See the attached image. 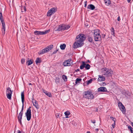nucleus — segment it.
I'll return each mask as SVG.
<instances>
[{
    "label": "nucleus",
    "instance_id": "nucleus-48",
    "mask_svg": "<svg viewBox=\"0 0 133 133\" xmlns=\"http://www.w3.org/2000/svg\"><path fill=\"white\" fill-rule=\"evenodd\" d=\"M80 71V70L79 69H78L77 70H75V71L76 72H77L78 71Z\"/></svg>",
    "mask_w": 133,
    "mask_h": 133
},
{
    "label": "nucleus",
    "instance_id": "nucleus-55",
    "mask_svg": "<svg viewBox=\"0 0 133 133\" xmlns=\"http://www.w3.org/2000/svg\"><path fill=\"white\" fill-rule=\"evenodd\" d=\"M130 131H131V133L133 132V131L132 130V129H131L130 130Z\"/></svg>",
    "mask_w": 133,
    "mask_h": 133
},
{
    "label": "nucleus",
    "instance_id": "nucleus-17",
    "mask_svg": "<svg viewBox=\"0 0 133 133\" xmlns=\"http://www.w3.org/2000/svg\"><path fill=\"white\" fill-rule=\"evenodd\" d=\"M32 102L33 103V105L37 109H38L39 108V106L36 100H35V101L34 102L32 101Z\"/></svg>",
    "mask_w": 133,
    "mask_h": 133
},
{
    "label": "nucleus",
    "instance_id": "nucleus-36",
    "mask_svg": "<svg viewBox=\"0 0 133 133\" xmlns=\"http://www.w3.org/2000/svg\"><path fill=\"white\" fill-rule=\"evenodd\" d=\"M22 107L21 109V111L20 112V113H23V111L24 110V103H22Z\"/></svg>",
    "mask_w": 133,
    "mask_h": 133
},
{
    "label": "nucleus",
    "instance_id": "nucleus-12",
    "mask_svg": "<svg viewBox=\"0 0 133 133\" xmlns=\"http://www.w3.org/2000/svg\"><path fill=\"white\" fill-rule=\"evenodd\" d=\"M118 106L119 108L120 109L122 112L124 113L125 112L126 109L125 107L120 102L118 103Z\"/></svg>",
    "mask_w": 133,
    "mask_h": 133
},
{
    "label": "nucleus",
    "instance_id": "nucleus-32",
    "mask_svg": "<svg viewBox=\"0 0 133 133\" xmlns=\"http://www.w3.org/2000/svg\"><path fill=\"white\" fill-rule=\"evenodd\" d=\"M22 12H24L26 11V7L25 6H23L22 8Z\"/></svg>",
    "mask_w": 133,
    "mask_h": 133
},
{
    "label": "nucleus",
    "instance_id": "nucleus-57",
    "mask_svg": "<svg viewBox=\"0 0 133 133\" xmlns=\"http://www.w3.org/2000/svg\"><path fill=\"white\" fill-rule=\"evenodd\" d=\"M28 84L29 85H32V84L31 83H29Z\"/></svg>",
    "mask_w": 133,
    "mask_h": 133
},
{
    "label": "nucleus",
    "instance_id": "nucleus-30",
    "mask_svg": "<svg viewBox=\"0 0 133 133\" xmlns=\"http://www.w3.org/2000/svg\"><path fill=\"white\" fill-rule=\"evenodd\" d=\"M81 81L82 79L81 78H77L76 80L75 83L77 84V83Z\"/></svg>",
    "mask_w": 133,
    "mask_h": 133
},
{
    "label": "nucleus",
    "instance_id": "nucleus-22",
    "mask_svg": "<svg viewBox=\"0 0 133 133\" xmlns=\"http://www.w3.org/2000/svg\"><path fill=\"white\" fill-rule=\"evenodd\" d=\"M53 47V45H50L48 46H47L46 48V49L47 50V51L49 52L50 50L52 49Z\"/></svg>",
    "mask_w": 133,
    "mask_h": 133
},
{
    "label": "nucleus",
    "instance_id": "nucleus-16",
    "mask_svg": "<svg viewBox=\"0 0 133 133\" xmlns=\"http://www.w3.org/2000/svg\"><path fill=\"white\" fill-rule=\"evenodd\" d=\"M44 93L48 96L49 97H52V95L51 93L50 92H48L47 91L44 90V89H42Z\"/></svg>",
    "mask_w": 133,
    "mask_h": 133
},
{
    "label": "nucleus",
    "instance_id": "nucleus-45",
    "mask_svg": "<svg viewBox=\"0 0 133 133\" xmlns=\"http://www.w3.org/2000/svg\"><path fill=\"white\" fill-rule=\"evenodd\" d=\"M91 122L92 123L94 124L96 122V121L95 120H91Z\"/></svg>",
    "mask_w": 133,
    "mask_h": 133
},
{
    "label": "nucleus",
    "instance_id": "nucleus-25",
    "mask_svg": "<svg viewBox=\"0 0 133 133\" xmlns=\"http://www.w3.org/2000/svg\"><path fill=\"white\" fill-rule=\"evenodd\" d=\"M104 2L106 5H109L110 3V0H104Z\"/></svg>",
    "mask_w": 133,
    "mask_h": 133
},
{
    "label": "nucleus",
    "instance_id": "nucleus-62",
    "mask_svg": "<svg viewBox=\"0 0 133 133\" xmlns=\"http://www.w3.org/2000/svg\"><path fill=\"white\" fill-rule=\"evenodd\" d=\"M133 133V132H132V133Z\"/></svg>",
    "mask_w": 133,
    "mask_h": 133
},
{
    "label": "nucleus",
    "instance_id": "nucleus-44",
    "mask_svg": "<svg viewBox=\"0 0 133 133\" xmlns=\"http://www.w3.org/2000/svg\"><path fill=\"white\" fill-rule=\"evenodd\" d=\"M59 114H58L57 115H56V118H58L59 117Z\"/></svg>",
    "mask_w": 133,
    "mask_h": 133
},
{
    "label": "nucleus",
    "instance_id": "nucleus-21",
    "mask_svg": "<svg viewBox=\"0 0 133 133\" xmlns=\"http://www.w3.org/2000/svg\"><path fill=\"white\" fill-rule=\"evenodd\" d=\"M21 98L22 103H24V91L22 92L21 93Z\"/></svg>",
    "mask_w": 133,
    "mask_h": 133
},
{
    "label": "nucleus",
    "instance_id": "nucleus-9",
    "mask_svg": "<svg viewBox=\"0 0 133 133\" xmlns=\"http://www.w3.org/2000/svg\"><path fill=\"white\" fill-rule=\"evenodd\" d=\"M6 96L9 99L11 100V95L12 94V91L11 90L10 87H8L6 89Z\"/></svg>",
    "mask_w": 133,
    "mask_h": 133
},
{
    "label": "nucleus",
    "instance_id": "nucleus-7",
    "mask_svg": "<svg viewBox=\"0 0 133 133\" xmlns=\"http://www.w3.org/2000/svg\"><path fill=\"white\" fill-rule=\"evenodd\" d=\"M82 64L80 66L81 69L82 70L84 68L87 70H89L90 69L91 66L89 64H86L85 61H82Z\"/></svg>",
    "mask_w": 133,
    "mask_h": 133
},
{
    "label": "nucleus",
    "instance_id": "nucleus-58",
    "mask_svg": "<svg viewBox=\"0 0 133 133\" xmlns=\"http://www.w3.org/2000/svg\"><path fill=\"white\" fill-rule=\"evenodd\" d=\"M131 125L132 126V127H133V122H131Z\"/></svg>",
    "mask_w": 133,
    "mask_h": 133
},
{
    "label": "nucleus",
    "instance_id": "nucleus-24",
    "mask_svg": "<svg viewBox=\"0 0 133 133\" xmlns=\"http://www.w3.org/2000/svg\"><path fill=\"white\" fill-rule=\"evenodd\" d=\"M66 46V45L64 44H63L60 45V48L61 50H64L65 49Z\"/></svg>",
    "mask_w": 133,
    "mask_h": 133
},
{
    "label": "nucleus",
    "instance_id": "nucleus-37",
    "mask_svg": "<svg viewBox=\"0 0 133 133\" xmlns=\"http://www.w3.org/2000/svg\"><path fill=\"white\" fill-rule=\"evenodd\" d=\"M92 79H90L89 80H88L87 83V84L88 85L89 84L91 83L92 82Z\"/></svg>",
    "mask_w": 133,
    "mask_h": 133
},
{
    "label": "nucleus",
    "instance_id": "nucleus-27",
    "mask_svg": "<svg viewBox=\"0 0 133 133\" xmlns=\"http://www.w3.org/2000/svg\"><path fill=\"white\" fill-rule=\"evenodd\" d=\"M88 41L90 42H92V41H93V39L92 37H91L90 36H88Z\"/></svg>",
    "mask_w": 133,
    "mask_h": 133
},
{
    "label": "nucleus",
    "instance_id": "nucleus-4",
    "mask_svg": "<svg viewBox=\"0 0 133 133\" xmlns=\"http://www.w3.org/2000/svg\"><path fill=\"white\" fill-rule=\"evenodd\" d=\"M91 91L88 90L84 91L83 94V97L87 99H92L94 98V96Z\"/></svg>",
    "mask_w": 133,
    "mask_h": 133
},
{
    "label": "nucleus",
    "instance_id": "nucleus-5",
    "mask_svg": "<svg viewBox=\"0 0 133 133\" xmlns=\"http://www.w3.org/2000/svg\"><path fill=\"white\" fill-rule=\"evenodd\" d=\"M70 27V26L69 25L61 24L58 26V28L57 29H56L55 31H61L67 30Z\"/></svg>",
    "mask_w": 133,
    "mask_h": 133
},
{
    "label": "nucleus",
    "instance_id": "nucleus-41",
    "mask_svg": "<svg viewBox=\"0 0 133 133\" xmlns=\"http://www.w3.org/2000/svg\"><path fill=\"white\" fill-rule=\"evenodd\" d=\"M105 36V34H102V37L103 38H104Z\"/></svg>",
    "mask_w": 133,
    "mask_h": 133
},
{
    "label": "nucleus",
    "instance_id": "nucleus-14",
    "mask_svg": "<svg viewBox=\"0 0 133 133\" xmlns=\"http://www.w3.org/2000/svg\"><path fill=\"white\" fill-rule=\"evenodd\" d=\"M97 91L98 92H107V88L104 87H101L98 88Z\"/></svg>",
    "mask_w": 133,
    "mask_h": 133
},
{
    "label": "nucleus",
    "instance_id": "nucleus-28",
    "mask_svg": "<svg viewBox=\"0 0 133 133\" xmlns=\"http://www.w3.org/2000/svg\"><path fill=\"white\" fill-rule=\"evenodd\" d=\"M53 14L51 11L50 10H49L47 13V16H50L51 15Z\"/></svg>",
    "mask_w": 133,
    "mask_h": 133
},
{
    "label": "nucleus",
    "instance_id": "nucleus-46",
    "mask_svg": "<svg viewBox=\"0 0 133 133\" xmlns=\"http://www.w3.org/2000/svg\"><path fill=\"white\" fill-rule=\"evenodd\" d=\"M128 128L130 130L131 129H132V128L130 125H129L128 126Z\"/></svg>",
    "mask_w": 133,
    "mask_h": 133
},
{
    "label": "nucleus",
    "instance_id": "nucleus-50",
    "mask_svg": "<svg viewBox=\"0 0 133 133\" xmlns=\"http://www.w3.org/2000/svg\"><path fill=\"white\" fill-rule=\"evenodd\" d=\"M98 108H95V111H98Z\"/></svg>",
    "mask_w": 133,
    "mask_h": 133
},
{
    "label": "nucleus",
    "instance_id": "nucleus-29",
    "mask_svg": "<svg viewBox=\"0 0 133 133\" xmlns=\"http://www.w3.org/2000/svg\"><path fill=\"white\" fill-rule=\"evenodd\" d=\"M63 78L64 81L66 82L67 81V76L65 75H63L62 76Z\"/></svg>",
    "mask_w": 133,
    "mask_h": 133
},
{
    "label": "nucleus",
    "instance_id": "nucleus-15",
    "mask_svg": "<svg viewBox=\"0 0 133 133\" xmlns=\"http://www.w3.org/2000/svg\"><path fill=\"white\" fill-rule=\"evenodd\" d=\"M48 52L47 51L46 48H45L43 49L42 50L39 52L38 54L39 55H41L43 54L46 52Z\"/></svg>",
    "mask_w": 133,
    "mask_h": 133
},
{
    "label": "nucleus",
    "instance_id": "nucleus-18",
    "mask_svg": "<svg viewBox=\"0 0 133 133\" xmlns=\"http://www.w3.org/2000/svg\"><path fill=\"white\" fill-rule=\"evenodd\" d=\"M105 79V77L102 76H99V78L98 79V81H104Z\"/></svg>",
    "mask_w": 133,
    "mask_h": 133
},
{
    "label": "nucleus",
    "instance_id": "nucleus-43",
    "mask_svg": "<svg viewBox=\"0 0 133 133\" xmlns=\"http://www.w3.org/2000/svg\"><path fill=\"white\" fill-rule=\"evenodd\" d=\"M58 51V50H55L52 53V54H56V53H57V51Z\"/></svg>",
    "mask_w": 133,
    "mask_h": 133
},
{
    "label": "nucleus",
    "instance_id": "nucleus-54",
    "mask_svg": "<svg viewBox=\"0 0 133 133\" xmlns=\"http://www.w3.org/2000/svg\"><path fill=\"white\" fill-rule=\"evenodd\" d=\"M105 84V85H106V83L104 82H102V85H104L103 84Z\"/></svg>",
    "mask_w": 133,
    "mask_h": 133
},
{
    "label": "nucleus",
    "instance_id": "nucleus-26",
    "mask_svg": "<svg viewBox=\"0 0 133 133\" xmlns=\"http://www.w3.org/2000/svg\"><path fill=\"white\" fill-rule=\"evenodd\" d=\"M111 34L113 35L114 36H115V32L114 28L112 27L111 28Z\"/></svg>",
    "mask_w": 133,
    "mask_h": 133
},
{
    "label": "nucleus",
    "instance_id": "nucleus-53",
    "mask_svg": "<svg viewBox=\"0 0 133 133\" xmlns=\"http://www.w3.org/2000/svg\"><path fill=\"white\" fill-rule=\"evenodd\" d=\"M99 129H96L95 130L96 132H97L99 130Z\"/></svg>",
    "mask_w": 133,
    "mask_h": 133
},
{
    "label": "nucleus",
    "instance_id": "nucleus-8",
    "mask_svg": "<svg viewBox=\"0 0 133 133\" xmlns=\"http://www.w3.org/2000/svg\"><path fill=\"white\" fill-rule=\"evenodd\" d=\"M31 107H29L27 110L26 112L25 113V115L26 116L27 120L29 121L30 120L31 118V110L30 109Z\"/></svg>",
    "mask_w": 133,
    "mask_h": 133
},
{
    "label": "nucleus",
    "instance_id": "nucleus-61",
    "mask_svg": "<svg viewBox=\"0 0 133 133\" xmlns=\"http://www.w3.org/2000/svg\"><path fill=\"white\" fill-rule=\"evenodd\" d=\"M17 114H18V110H17Z\"/></svg>",
    "mask_w": 133,
    "mask_h": 133
},
{
    "label": "nucleus",
    "instance_id": "nucleus-3",
    "mask_svg": "<svg viewBox=\"0 0 133 133\" xmlns=\"http://www.w3.org/2000/svg\"><path fill=\"white\" fill-rule=\"evenodd\" d=\"M103 75L106 77H111L113 74V72L111 69L104 68L102 69Z\"/></svg>",
    "mask_w": 133,
    "mask_h": 133
},
{
    "label": "nucleus",
    "instance_id": "nucleus-33",
    "mask_svg": "<svg viewBox=\"0 0 133 133\" xmlns=\"http://www.w3.org/2000/svg\"><path fill=\"white\" fill-rule=\"evenodd\" d=\"M70 114V112L68 111H67L64 112V114L66 116H68Z\"/></svg>",
    "mask_w": 133,
    "mask_h": 133
},
{
    "label": "nucleus",
    "instance_id": "nucleus-1",
    "mask_svg": "<svg viewBox=\"0 0 133 133\" xmlns=\"http://www.w3.org/2000/svg\"><path fill=\"white\" fill-rule=\"evenodd\" d=\"M85 35L83 34H79L76 36L75 39L76 41L74 44L73 48H77L81 47L83 45L82 42L85 39Z\"/></svg>",
    "mask_w": 133,
    "mask_h": 133
},
{
    "label": "nucleus",
    "instance_id": "nucleus-19",
    "mask_svg": "<svg viewBox=\"0 0 133 133\" xmlns=\"http://www.w3.org/2000/svg\"><path fill=\"white\" fill-rule=\"evenodd\" d=\"M87 8L92 10H93L95 9V7L92 4H90L88 6Z\"/></svg>",
    "mask_w": 133,
    "mask_h": 133
},
{
    "label": "nucleus",
    "instance_id": "nucleus-20",
    "mask_svg": "<svg viewBox=\"0 0 133 133\" xmlns=\"http://www.w3.org/2000/svg\"><path fill=\"white\" fill-rule=\"evenodd\" d=\"M33 63V60L28 58V61L26 62V64L29 66L32 64Z\"/></svg>",
    "mask_w": 133,
    "mask_h": 133
},
{
    "label": "nucleus",
    "instance_id": "nucleus-10",
    "mask_svg": "<svg viewBox=\"0 0 133 133\" xmlns=\"http://www.w3.org/2000/svg\"><path fill=\"white\" fill-rule=\"evenodd\" d=\"M50 31V29L46 30L44 31H38L36 30L34 32V34L35 35H42L49 33Z\"/></svg>",
    "mask_w": 133,
    "mask_h": 133
},
{
    "label": "nucleus",
    "instance_id": "nucleus-60",
    "mask_svg": "<svg viewBox=\"0 0 133 133\" xmlns=\"http://www.w3.org/2000/svg\"><path fill=\"white\" fill-rule=\"evenodd\" d=\"M65 118H68V116H66L65 117Z\"/></svg>",
    "mask_w": 133,
    "mask_h": 133
},
{
    "label": "nucleus",
    "instance_id": "nucleus-56",
    "mask_svg": "<svg viewBox=\"0 0 133 133\" xmlns=\"http://www.w3.org/2000/svg\"><path fill=\"white\" fill-rule=\"evenodd\" d=\"M131 0H127V1L128 3H129L130 2Z\"/></svg>",
    "mask_w": 133,
    "mask_h": 133
},
{
    "label": "nucleus",
    "instance_id": "nucleus-34",
    "mask_svg": "<svg viewBox=\"0 0 133 133\" xmlns=\"http://www.w3.org/2000/svg\"><path fill=\"white\" fill-rule=\"evenodd\" d=\"M55 82L58 83L59 82V77H56L55 79Z\"/></svg>",
    "mask_w": 133,
    "mask_h": 133
},
{
    "label": "nucleus",
    "instance_id": "nucleus-13",
    "mask_svg": "<svg viewBox=\"0 0 133 133\" xmlns=\"http://www.w3.org/2000/svg\"><path fill=\"white\" fill-rule=\"evenodd\" d=\"M23 113H19L17 116V118L18 122L21 125H22V119L23 116Z\"/></svg>",
    "mask_w": 133,
    "mask_h": 133
},
{
    "label": "nucleus",
    "instance_id": "nucleus-47",
    "mask_svg": "<svg viewBox=\"0 0 133 133\" xmlns=\"http://www.w3.org/2000/svg\"><path fill=\"white\" fill-rule=\"evenodd\" d=\"M32 101H35V100L34 99V95H33V96H32Z\"/></svg>",
    "mask_w": 133,
    "mask_h": 133
},
{
    "label": "nucleus",
    "instance_id": "nucleus-39",
    "mask_svg": "<svg viewBox=\"0 0 133 133\" xmlns=\"http://www.w3.org/2000/svg\"><path fill=\"white\" fill-rule=\"evenodd\" d=\"M18 132L17 133H25L24 131H21L19 130H18Z\"/></svg>",
    "mask_w": 133,
    "mask_h": 133
},
{
    "label": "nucleus",
    "instance_id": "nucleus-31",
    "mask_svg": "<svg viewBox=\"0 0 133 133\" xmlns=\"http://www.w3.org/2000/svg\"><path fill=\"white\" fill-rule=\"evenodd\" d=\"M50 10V11H51V12H52L53 14H54L56 12V11H55V9L54 8H51Z\"/></svg>",
    "mask_w": 133,
    "mask_h": 133
},
{
    "label": "nucleus",
    "instance_id": "nucleus-59",
    "mask_svg": "<svg viewBox=\"0 0 133 133\" xmlns=\"http://www.w3.org/2000/svg\"><path fill=\"white\" fill-rule=\"evenodd\" d=\"M86 133H91L89 131H87Z\"/></svg>",
    "mask_w": 133,
    "mask_h": 133
},
{
    "label": "nucleus",
    "instance_id": "nucleus-52",
    "mask_svg": "<svg viewBox=\"0 0 133 133\" xmlns=\"http://www.w3.org/2000/svg\"><path fill=\"white\" fill-rule=\"evenodd\" d=\"M90 61H89V60H88V61L87 62H85V63H90Z\"/></svg>",
    "mask_w": 133,
    "mask_h": 133
},
{
    "label": "nucleus",
    "instance_id": "nucleus-42",
    "mask_svg": "<svg viewBox=\"0 0 133 133\" xmlns=\"http://www.w3.org/2000/svg\"><path fill=\"white\" fill-rule=\"evenodd\" d=\"M87 1H86L85 2H84V3H85V4H84V7H86L87 6Z\"/></svg>",
    "mask_w": 133,
    "mask_h": 133
},
{
    "label": "nucleus",
    "instance_id": "nucleus-40",
    "mask_svg": "<svg viewBox=\"0 0 133 133\" xmlns=\"http://www.w3.org/2000/svg\"><path fill=\"white\" fill-rule=\"evenodd\" d=\"M115 122H114V123L112 125V127L113 128H115Z\"/></svg>",
    "mask_w": 133,
    "mask_h": 133
},
{
    "label": "nucleus",
    "instance_id": "nucleus-2",
    "mask_svg": "<svg viewBox=\"0 0 133 133\" xmlns=\"http://www.w3.org/2000/svg\"><path fill=\"white\" fill-rule=\"evenodd\" d=\"M100 33V30L98 29H95L92 31L94 38L95 41H100L101 40V37Z\"/></svg>",
    "mask_w": 133,
    "mask_h": 133
},
{
    "label": "nucleus",
    "instance_id": "nucleus-11",
    "mask_svg": "<svg viewBox=\"0 0 133 133\" xmlns=\"http://www.w3.org/2000/svg\"><path fill=\"white\" fill-rule=\"evenodd\" d=\"M73 61L71 58L65 61L63 63V65L64 66H70L72 63Z\"/></svg>",
    "mask_w": 133,
    "mask_h": 133
},
{
    "label": "nucleus",
    "instance_id": "nucleus-23",
    "mask_svg": "<svg viewBox=\"0 0 133 133\" xmlns=\"http://www.w3.org/2000/svg\"><path fill=\"white\" fill-rule=\"evenodd\" d=\"M41 58H37L35 61L36 64H37L38 63H41Z\"/></svg>",
    "mask_w": 133,
    "mask_h": 133
},
{
    "label": "nucleus",
    "instance_id": "nucleus-35",
    "mask_svg": "<svg viewBox=\"0 0 133 133\" xmlns=\"http://www.w3.org/2000/svg\"><path fill=\"white\" fill-rule=\"evenodd\" d=\"M110 118L113 121H114V122H116V119L114 117L111 116L110 117Z\"/></svg>",
    "mask_w": 133,
    "mask_h": 133
},
{
    "label": "nucleus",
    "instance_id": "nucleus-51",
    "mask_svg": "<svg viewBox=\"0 0 133 133\" xmlns=\"http://www.w3.org/2000/svg\"><path fill=\"white\" fill-rule=\"evenodd\" d=\"M84 24L85 26H87L88 25V24L86 23L85 22Z\"/></svg>",
    "mask_w": 133,
    "mask_h": 133
},
{
    "label": "nucleus",
    "instance_id": "nucleus-49",
    "mask_svg": "<svg viewBox=\"0 0 133 133\" xmlns=\"http://www.w3.org/2000/svg\"><path fill=\"white\" fill-rule=\"evenodd\" d=\"M117 20L118 21H119L120 20V16H119L117 18Z\"/></svg>",
    "mask_w": 133,
    "mask_h": 133
},
{
    "label": "nucleus",
    "instance_id": "nucleus-6",
    "mask_svg": "<svg viewBox=\"0 0 133 133\" xmlns=\"http://www.w3.org/2000/svg\"><path fill=\"white\" fill-rule=\"evenodd\" d=\"M0 19L2 26V34L4 36L5 33V22L3 18L2 12L1 11H0Z\"/></svg>",
    "mask_w": 133,
    "mask_h": 133
},
{
    "label": "nucleus",
    "instance_id": "nucleus-38",
    "mask_svg": "<svg viewBox=\"0 0 133 133\" xmlns=\"http://www.w3.org/2000/svg\"><path fill=\"white\" fill-rule=\"evenodd\" d=\"M25 62V59L24 58H22L21 59V63L22 64H23Z\"/></svg>",
    "mask_w": 133,
    "mask_h": 133
}]
</instances>
